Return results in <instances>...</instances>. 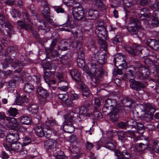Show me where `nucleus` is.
Wrapping results in <instances>:
<instances>
[{
  "label": "nucleus",
  "mask_w": 159,
  "mask_h": 159,
  "mask_svg": "<svg viewBox=\"0 0 159 159\" xmlns=\"http://www.w3.org/2000/svg\"><path fill=\"white\" fill-rule=\"evenodd\" d=\"M107 56L105 53L99 50L92 56L89 65L90 66V72L95 73L98 75L101 74L103 72L102 65L107 62Z\"/></svg>",
  "instance_id": "1"
},
{
  "label": "nucleus",
  "mask_w": 159,
  "mask_h": 159,
  "mask_svg": "<svg viewBox=\"0 0 159 159\" xmlns=\"http://www.w3.org/2000/svg\"><path fill=\"white\" fill-rule=\"evenodd\" d=\"M16 48L14 46L8 47L6 50L5 56L6 57L5 61L7 63L5 66H3L4 68L8 66V64L12 63V66L14 68H17L15 71L17 73L21 71L23 68V65L22 62H20L15 58L16 56Z\"/></svg>",
  "instance_id": "2"
},
{
  "label": "nucleus",
  "mask_w": 159,
  "mask_h": 159,
  "mask_svg": "<svg viewBox=\"0 0 159 159\" xmlns=\"http://www.w3.org/2000/svg\"><path fill=\"white\" fill-rule=\"evenodd\" d=\"M57 125V122L54 119L47 120L42 125L38 126L35 128V134L39 137L44 136L46 138H48L51 136V126Z\"/></svg>",
  "instance_id": "3"
},
{
  "label": "nucleus",
  "mask_w": 159,
  "mask_h": 159,
  "mask_svg": "<svg viewBox=\"0 0 159 159\" xmlns=\"http://www.w3.org/2000/svg\"><path fill=\"white\" fill-rule=\"evenodd\" d=\"M136 73L135 68L133 66L131 65L128 67L127 73L126 75V77L129 79V81L131 82L130 84V87L134 90L139 91L141 89L144 88L145 86L140 82L134 80Z\"/></svg>",
  "instance_id": "4"
},
{
  "label": "nucleus",
  "mask_w": 159,
  "mask_h": 159,
  "mask_svg": "<svg viewBox=\"0 0 159 159\" xmlns=\"http://www.w3.org/2000/svg\"><path fill=\"white\" fill-rule=\"evenodd\" d=\"M82 43L81 41H74L73 42L72 47L76 50L77 53V62L78 66L81 68L85 66L84 54L82 48Z\"/></svg>",
  "instance_id": "5"
},
{
  "label": "nucleus",
  "mask_w": 159,
  "mask_h": 159,
  "mask_svg": "<svg viewBox=\"0 0 159 159\" xmlns=\"http://www.w3.org/2000/svg\"><path fill=\"white\" fill-rule=\"evenodd\" d=\"M95 33L99 38L98 40L99 43L102 47L103 50L106 52L107 51V45L105 41L103 39H105L107 36L106 30L104 26L98 25L95 30Z\"/></svg>",
  "instance_id": "6"
},
{
  "label": "nucleus",
  "mask_w": 159,
  "mask_h": 159,
  "mask_svg": "<svg viewBox=\"0 0 159 159\" xmlns=\"http://www.w3.org/2000/svg\"><path fill=\"white\" fill-rule=\"evenodd\" d=\"M5 143H3V145L6 150L10 152L11 153L18 152L21 149V147L19 144L13 140H6Z\"/></svg>",
  "instance_id": "7"
},
{
  "label": "nucleus",
  "mask_w": 159,
  "mask_h": 159,
  "mask_svg": "<svg viewBox=\"0 0 159 159\" xmlns=\"http://www.w3.org/2000/svg\"><path fill=\"white\" fill-rule=\"evenodd\" d=\"M141 106L143 107L142 111L144 112V117L149 119L151 118L156 111L155 106L150 103L146 104L144 106L141 105Z\"/></svg>",
  "instance_id": "8"
},
{
  "label": "nucleus",
  "mask_w": 159,
  "mask_h": 159,
  "mask_svg": "<svg viewBox=\"0 0 159 159\" xmlns=\"http://www.w3.org/2000/svg\"><path fill=\"white\" fill-rule=\"evenodd\" d=\"M144 62L146 66H141L140 68L141 72L140 73V76H142L143 79H146L149 77L150 74L149 67L152 62V61L150 59L146 58L144 61Z\"/></svg>",
  "instance_id": "9"
},
{
  "label": "nucleus",
  "mask_w": 159,
  "mask_h": 159,
  "mask_svg": "<svg viewBox=\"0 0 159 159\" xmlns=\"http://www.w3.org/2000/svg\"><path fill=\"white\" fill-rule=\"evenodd\" d=\"M118 108V106L117 105L116 101L114 99L108 98L105 100L102 110L103 111L106 112V110H110L111 111L116 109Z\"/></svg>",
  "instance_id": "10"
},
{
  "label": "nucleus",
  "mask_w": 159,
  "mask_h": 159,
  "mask_svg": "<svg viewBox=\"0 0 159 159\" xmlns=\"http://www.w3.org/2000/svg\"><path fill=\"white\" fill-rule=\"evenodd\" d=\"M131 20L132 22L129 23L130 26L128 27V30L131 34H136L138 30L140 28V23L136 19L132 18Z\"/></svg>",
  "instance_id": "11"
},
{
  "label": "nucleus",
  "mask_w": 159,
  "mask_h": 159,
  "mask_svg": "<svg viewBox=\"0 0 159 159\" xmlns=\"http://www.w3.org/2000/svg\"><path fill=\"white\" fill-rule=\"evenodd\" d=\"M73 17L77 20H82L84 16V11L81 6L74 7L72 9Z\"/></svg>",
  "instance_id": "12"
},
{
  "label": "nucleus",
  "mask_w": 159,
  "mask_h": 159,
  "mask_svg": "<svg viewBox=\"0 0 159 159\" xmlns=\"http://www.w3.org/2000/svg\"><path fill=\"white\" fill-rule=\"evenodd\" d=\"M132 48L134 49V54L135 55L137 54L140 55L144 53L145 52H147L146 54L143 57L146 56L149 54V51L146 48L140 45L137 44L136 43L133 44Z\"/></svg>",
  "instance_id": "13"
},
{
  "label": "nucleus",
  "mask_w": 159,
  "mask_h": 159,
  "mask_svg": "<svg viewBox=\"0 0 159 159\" xmlns=\"http://www.w3.org/2000/svg\"><path fill=\"white\" fill-rule=\"evenodd\" d=\"M37 92L39 95V99L41 104H43L47 102V98L48 94L47 91L42 87H39L37 89Z\"/></svg>",
  "instance_id": "14"
},
{
  "label": "nucleus",
  "mask_w": 159,
  "mask_h": 159,
  "mask_svg": "<svg viewBox=\"0 0 159 159\" xmlns=\"http://www.w3.org/2000/svg\"><path fill=\"white\" fill-rule=\"evenodd\" d=\"M70 74L73 79L78 84L80 85L83 82L81 73L76 69H73L70 71Z\"/></svg>",
  "instance_id": "15"
},
{
  "label": "nucleus",
  "mask_w": 159,
  "mask_h": 159,
  "mask_svg": "<svg viewBox=\"0 0 159 159\" xmlns=\"http://www.w3.org/2000/svg\"><path fill=\"white\" fill-rule=\"evenodd\" d=\"M69 121H66L65 119V122L63 123V126L61 129L66 132L71 133L75 130V128L71 123Z\"/></svg>",
  "instance_id": "16"
},
{
  "label": "nucleus",
  "mask_w": 159,
  "mask_h": 159,
  "mask_svg": "<svg viewBox=\"0 0 159 159\" xmlns=\"http://www.w3.org/2000/svg\"><path fill=\"white\" fill-rule=\"evenodd\" d=\"M53 65V67L54 71H51L50 70H46L44 72V75L43 77L45 82L47 83L48 85L50 84V80L55 75V71L56 70V67L55 66L54 67L53 65L52 64L51 65Z\"/></svg>",
  "instance_id": "17"
},
{
  "label": "nucleus",
  "mask_w": 159,
  "mask_h": 159,
  "mask_svg": "<svg viewBox=\"0 0 159 159\" xmlns=\"http://www.w3.org/2000/svg\"><path fill=\"white\" fill-rule=\"evenodd\" d=\"M99 16V13L98 11L93 9L86 10V17L89 20H95Z\"/></svg>",
  "instance_id": "18"
},
{
  "label": "nucleus",
  "mask_w": 159,
  "mask_h": 159,
  "mask_svg": "<svg viewBox=\"0 0 159 159\" xmlns=\"http://www.w3.org/2000/svg\"><path fill=\"white\" fill-rule=\"evenodd\" d=\"M49 11L50 9L48 7L46 6L44 7L42 13L46 20L52 25H54L55 24L53 22V20L51 18V16L50 15Z\"/></svg>",
  "instance_id": "19"
},
{
  "label": "nucleus",
  "mask_w": 159,
  "mask_h": 159,
  "mask_svg": "<svg viewBox=\"0 0 159 159\" xmlns=\"http://www.w3.org/2000/svg\"><path fill=\"white\" fill-rule=\"evenodd\" d=\"M146 44L154 50H159V41L158 40L149 39L147 40Z\"/></svg>",
  "instance_id": "20"
},
{
  "label": "nucleus",
  "mask_w": 159,
  "mask_h": 159,
  "mask_svg": "<svg viewBox=\"0 0 159 159\" xmlns=\"http://www.w3.org/2000/svg\"><path fill=\"white\" fill-rule=\"evenodd\" d=\"M6 120L8 122L10 128L12 130L16 129V127L19 124L16 119L13 117L7 116Z\"/></svg>",
  "instance_id": "21"
},
{
  "label": "nucleus",
  "mask_w": 159,
  "mask_h": 159,
  "mask_svg": "<svg viewBox=\"0 0 159 159\" xmlns=\"http://www.w3.org/2000/svg\"><path fill=\"white\" fill-rule=\"evenodd\" d=\"M44 145L46 149L55 148L58 145L56 140H47L44 143Z\"/></svg>",
  "instance_id": "22"
},
{
  "label": "nucleus",
  "mask_w": 159,
  "mask_h": 159,
  "mask_svg": "<svg viewBox=\"0 0 159 159\" xmlns=\"http://www.w3.org/2000/svg\"><path fill=\"white\" fill-rule=\"evenodd\" d=\"M66 23L68 25L67 26H64V27L63 28V30L67 32L71 31L75 36L77 37L78 32L77 31L74 32V31L71 30L72 29L75 28V25H71V23L70 21V19H68V18Z\"/></svg>",
  "instance_id": "23"
},
{
  "label": "nucleus",
  "mask_w": 159,
  "mask_h": 159,
  "mask_svg": "<svg viewBox=\"0 0 159 159\" xmlns=\"http://www.w3.org/2000/svg\"><path fill=\"white\" fill-rule=\"evenodd\" d=\"M69 40H65L61 41L60 44L57 48V50L61 51H66L68 49V47L69 46Z\"/></svg>",
  "instance_id": "24"
},
{
  "label": "nucleus",
  "mask_w": 159,
  "mask_h": 159,
  "mask_svg": "<svg viewBox=\"0 0 159 159\" xmlns=\"http://www.w3.org/2000/svg\"><path fill=\"white\" fill-rule=\"evenodd\" d=\"M109 113L110 119L113 122H116L119 119L118 113L119 111V108L116 109L111 111Z\"/></svg>",
  "instance_id": "25"
},
{
  "label": "nucleus",
  "mask_w": 159,
  "mask_h": 159,
  "mask_svg": "<svg viewBox=\"0 0 159 159\" xmlns=\"http://www.w3.org/2000/svg\"><path fill=\"white\" fill-rule=\"evenodd\" d=\"M78 88L82 91L83 96L87 98L89 96V89L83 82L80 85H78Z\"/></svg>",
  "instance_id": "26"
},
{
  "label": "nucleus",
  "mask_w": 159,
  "mask_h": 159,
  "mask_svg": "<svg viewBox=\"0 0 159 159\" xmlns=\"http://www.w3.org/2000/svg\"><path fill=\"white\" fill-rule=\"evenodd\" d=\"M159 13L157 12L156 13L154 11L152 15L153 17L152 18H150L149 20V21L151 22V24L152 25L155 26L159 24Z\"/></svg>",
  "instance_id": "27"
},
{
  "label": "nucleus",
  "mask_w": 159,
  "mask_h": 159,
  "mask_svg": "<svg viewBox=\"0 0 159 159\" xmlns=\"http://www.w3.org/2000/svg\"><path fill=\"white\" fill-rule=\"evenodd\" d=\"M149 150L152 154H153L154 152L159 153V142L156 140L154 141L152 147L149 148Z\"/></svg>",
  "instance_id": "28"
},
{
  "label": "nucleus",
  "mask_w": 159,
  "mask_h": 159,
  "mask_svg": "<svg viewBox=\"0 0 159 159\" xmlns=\"http://www.w3.org/2000/svg\"><path fill=\"white\" fill-rule=\"evenodd\" d=\"M17 23L19 26L25 30L28 31L31 30L32 31V26L30 24L25 23L23 22L22 20H18L17 22Z\"/></svg>",
  "instance_id": "29"
},
{
  "label": "nucleus",
  "mask_w": 159,
  "mask_h": 159,
  "mask_svg": "<svg viewBox=\"0 0 159 159\" xmlns=\"http://www.w3.org/2000/svg\"><path fill=\"white\" fill-rule=\"evenodd\" d=\"M19 119L20 123L23 124L29 125L32 122L30 118L26 116H22Z\"/></svg>",
  "instance_id": "30"
},
{
  "label": "nucleus",
  "mask_w": 159,
  "mask_h": 159,
  "mask_svg": "<svg viewBox=\"0 0 159 159\" xmlns=\"http://www.w3.org/2000/svg\"><path fill=\"white\" fill-rule=\"evenodd\" d=\"M79 114L77 113L70 111L68 113L67 116L66 118V121L72 122L75 119L78 118Z\"/></svg>",
  "instance_id": "31"
},
{
  "label": "nucleus",
  "mask_w": 159,
  "mask_h": 159,
  "mask_svg": "<svg viewBox=\"0 0 159 159\" xmlns=\"http://www.w3.org/2000/svg\"><path fill=\"white\" fill-rule=\"evenodd\" d=\"M24 102H29V99L25 96L23 97L18 96L16 99L15 102L16 104L17 105H21Z\"/></svg>",
  "instance_id": "32"
},
{
  "label": "nucleus",
  "mask_w": 159,
  "mask_h": 159,
  "mask_svg": "<svg viewBox=\"0 0 159 159\" xmlns=\"http://www.w3.org/2000/svg\"><path fill=\"white\" fill-rule=\"evenodd\" d=\"M79 110L80 114L85 116H89L90 112L88 108L83 105L80 107Z\"/></svg>",
  "instance_id": "33"
},
{
  "label": "nucleus",
  "mask_w": 159,
  "mask_h": 159,
  "mask_svg": "<svg viewBox=\"0 0 159 159\" xmlns=\"http://www.w3.org/2000/svg\"><path fill=\"white\" fill-rule=\"evenodd\" d=\"M57 41L58 39L57 38L53 39L51 43L50 47L45 48L46 52L48 53L49 52H51V50H53L55 46H56Z\"/></svg>",
  "instance_id": "34"
},
{
  "label": "nucleus",
  "mask_w": 159,
  "mask_h": 159,
  "mask_svg": "<svg viewBox=\"0 0 159 159\" xmlns=\"http://www.w3.org/2000/svg\"><path fill=\"white\" fill-rule=\"evenodd\" d=\"M126 60V57H124L122 54L120 53H118L116 54L115 57L114 59V62L115 65L116 66V64L117 63V61H119V62H121L124 61H125Z\"/></svg>",
  "instance_id": "35"
},
{
  "label": "nucleus",
  "mask_w": 159,
  "mask_h": 159,
  "mask_svg": "<svg viewBox=\"0 0 159 159\" xmlns=\"http://www.w3.org/2000/svg\"><path fill=\"white\" fill-rule=\"evenodd\" d=\"M34 89V86L30 83H26L24 85V90L25 92L31 93Z\"/></svg>",
  "instance_id": "36"
},
{
  "label": "nucleus",
  "mask_w": 159,
  "mask_h": 159,
  "mask_svg": "<svg viewBox=\"0 0 159 159\" xmlns=\"http://www.w3.org/2000/svg\"><path fill=\"white\" fill-rule=\"evenodd\" d=\"M59 89L62 91H66L68 89V84L66 81L58 84Z\"/></svg>",
  "instance_id": "37"
},
{
  "label": "nucleus",
  "mask_w": 159,
  "mask_h": 159,
  "mask_svg": "<svg viewBox=\"0 0 159 159\" xmlns=\"http://www.w3.org/2000/svg\"><path fill=\"white\" fill-rule=\"evenodd\" d=\"M38 106L35 104H30L28 107L29 111L32 113L36 114L38 111Z\"/></svg>",
  "instance_id": "38"
},
{
  "label": "nucleus",
  "mask_w": 159,
  "mask_h": 159,
  "mask_svg": "<svg viewBox=\"0 0 159 159\" xmlns=\"http://www.w3.org/2000/svg\"><path fill=\"white\" fill-rule=\"evenodd\" d=\"M59 99L62 101H66L69 99V96L68 93H59L58 95Z\"/></svg>",
  "instance_id": "39"
},
{
  "label": "nucleus",
  "mask_w": 159,
  "mask_h": 159,
  "mask_svg": "<svg viewBox=\"0 0 159 159\" xmlns=\"http://www.w3.org/2000/svg\"><path fill=\"white\" fill-rule=\"evenodd\" d=\"M119 62V61H117V63L116 64L118 65L120 69L123 70L127 68V62L125 61V60L121 61V62Z\"/></svg>",
  "instance_id": "40"
},
{
  "label": "nucleus",
  "mask_w": 159,
  "mask_h": 159,
  "mask_svg": "<svg viewBox=\"0 0 159 159\" xmlns=\"http://www.w3.org/2000/svg\"><path fill=\"white\" fill-rule=\"evenodd\" d=\"M56 76L57 79L58 84H59V83H61L62 82L66 81L63 74L61 73H57Z\"/></svg>",
  "instance_id": "41"
},
{
  "label": "nucleus",
  "mask_w": 159,
  "mask_h": 159,
  "mask_svg": "<svg viewBox=\"0 0 159 159\" xmlns=\"http://www.w3.org/2000/svg\"><path fill=\"white\" fill-rule=\"evenodd\" d=\"M155 3L152 4L150 5L151 7L153 9V10H155L156 13L157 12L159 13V2H157L156 1V0H154Z\"/></svg>",
  "instance_id": "42"
},
{
  "label": "nucleus",
  "mask_w": 159,
  "mask_h": 159,
  "mask_svg": "<svg viewBox=\"0 0 159 159\" xmlns=\"http://www.w3.org/2000/svg\"><path fill=\"white\" fill-rule=\"evenodd\" d=\"M49 56H50L52 58L54 59L55 57H57L59 55V53L57 50L53 49L48 53H46Z\"/></svg>",
  "instance_id": "43"
},
{
  "label": "nucleus",
  "mask_w": 159,
  "mask_h": 159,
  "mask_svg": "<svg viewBox=\"0 0 159 159\" xmlns=\"http://www.w3.org/2000/svg\"><path fill=\"white\" fill-rule=\"evenodd\" d=\"M23 15L25 21L26 23H28L30 22V20L29 16L27 13V11L25 9H24L22 11Z\"/></svg>",
  "instance_id": "44"
},
{
  "label": "nucleus",
  "mask_w": 159,
  "mask_h": 159,
  "mask_svg": "<svg viewBox=\"0 0 159 159\" xmlns=\"http://www.w3.org/2000/svg\"><path fill=\"white\" fill-rule=\"evenodd\" d=\"M146 140V143H140L139 144V146L141 148L140 149V150H141V151L144 150L147 148L148 147L149 145V140Z\"/></svg>",
  "instance_id": "45"
},
{
  "label": "nucleus",
  "mask_w": 159,
  "mask_h": 159,
  "mask_svg": "<svg viewBox=\"0 0 159 159\" xmlns=\"http://www.w3.org/2000/svg\"><path fill=\"white\" fill-rule=\"evenodd\" d=\"M8 112L9 114V115L10 116H16L18 113V110L16 108H11L8 111Z\"/></svg>",
  "instance_id": "46"
},
{
  "label": "nucleus",
  "mask_w": 159,
  "mask_h": 159,
  "mask_svg": "<svg viewBox=\"0 0 159 159\" xmlns=\"http://www.w3.org/2000/svg\"><path fill=\"white\" fill-rule=\"evenodd\" d=\"M93 2L99 8H102L104 4L101 0H92Z\"/></svg>",
  "instance_id": "47"
},
{
  "label": "nucleus",
  "mask_w": 159,
  "mask_h": 159,
  "mask_svg": "<svg viewBox=\"0 0 159 159\" xmlns=\"http://www.w3.org/2000/svg\"><path fill=\"white\" fill-rule=\"evenodd\" d=\"M122 37L120 35H117L111 39L113 43L115 44H117L122 40Z\"/></svg>",
  "instance_id": "48"
},
{
  "label": "nucleus",
  "mask_w": 159,
  "mask_h": 159,
  "mask_svg": "<svg viewBox=\"0 0 159 159\" xmlns=\"http://www.w3.org/2000/svg\"><path fill=\"white\" fill-rule=\"evenodd\" d=\"M125 154L128 156L127 157H124V155L120 152L117 153L116 155L118 159H128L130 157V155L127 153H125Z\"/></svg>",
  "instance_id": "49"
},
{
  "label": "nucleus",
  "mask_w": 159,
  "mask_h": 159,
  "mask_svg": "<svg viewBox=\"0 0 159 159\" xmlns=\"http://www.w3.org/2000/svg\"><path fill=\"white\" fill-rule=\"evenodd\" d=\"M151 13H145L141 14L139 16L140 20H143L147 19V18H149L151 16Z\"/></svg>",
  "instance_id": "50"
},
{
  "label": "nucleus",
  "mask_w": 159,
  "mask_h": 159,
  "mask_svg": "<svg viewBox=\"0 0 159 159\" xmlns=\"http://www.w3.org/2000/svg\"><path fill=\"white\" fill-rule=\"evenodd\" d=\"M136 125H134L135 127L138 130H144V126L143 124L139 122H136Z\"/></svg>",
  "instance_id": "51"
},
{
  "label": "nucleus",
  "mask_w": 159,
  "mask_h": 159,
  "mask_svg": "<svg viewBox=\"0 0 159 159\" xmlns=\"http://www.w3.org/2000/svg\"><path fill=\"white\" fill-rule=\"evenodd\" d=\"M70 148L71 147H70V151L72 153L76 154L80 152V149L76 146H73L71 148Z\"/></svg>",
  "instance_id": "52"
},
{
  "label": "nucleus",
  "mask_w": 159,
  "mask_h": 159,
  "mask_svg": "<svg viewBox=\"0 0 159 159\" xmlns=\"http://www.w3.org/2000/svg\"><path fill=\"white\" fill-rule=\"evenodd\" d=\"M6 129L2 125H0V138H2L4 136V132Z\"/></svg>",
  "instance_id": "53"
},
{
  "label": "nucleus",
  "mask_w": 159,
  "mask_h": 159,
  "mask_svg": "<svg viewBox=\"0 0 159 159\" xmlns=\"http://www.w3.org/2000/svg\"><path fill=\"white\" fill-rule=\"evenodd\" d=\"M12 16L15 18L17 17H20L21 16V14L20 12L16 9H13L12 11Z\"/></svg>",
  "instance_id": "54"
},
{
  "label": "nucleus",
  "mask_w": 159,
  "mask_h": 159,
  "mask_svg": "<svg viewBox=\"0 0 159 159\" xmlns=\"http://www.w3.org/2000/svg\"><path fill=\"white\" fill-rule=\"evenodd\" d=\"M139 132L137 131L136 132L134 133L133 131H129L127 132V136H129V137L131 138H134V137L135 136V135L139 133Z\"/></svg>",
  "instance_id": "55"
},
{
  "label": "nucleus",
  "mask_w": 159,
  "mask_h": 159,
  "mask_svg": "<svg viewBox=\"0 0 159 159\" xmlns=\"http://www.w3.org/2000/svg\"><path fill=\"white\" fill-rule=\"evenodd\" d=\"M8 136H11L10 138L9 137V139L14 138V139H19V133L16 132V133H10L8 135Z\"/></svg>",
  "instance_id": "56"
},
{
  "label": "nucleus",
  "mask_w": 159,
  "mask_h": 159,
  "mask_svg": "<svg viewBox=\"0 0 159 159\" xmlns=\"http://www.w3.org/2000/svg\"><path fill=\"white\" fill-rule=\"evenodd\" d=\"M95 108L96 110H98L100 106V101L99 99L98 98H95Z\"/></svg>",
  "instance_id": "57"
},
{
  "label": "nucleus",
  "mask_w": 159,
  "mask_h": 159,
  "mask_svg": "<svg viewBox=\"0 0 159 159\" xmlns=\"http://www.w3.org/2000/svg\"><path fill=\"white\" fill-rule=\"evenodd\" d=\"M54 10L58 13H63L65 12L64 9L59 6H56L54 7Z\"/></svg>",
  "instance_id": "58"
},
{
  "label": "nucleus",
  "mask_w": 159,
  "mask_h": 159,
  "mask_svg": "<svg viewBox=\"0 0 159 159\" xmlns=\"http://www.w3.org/2000/svg\"><path fill=\"white\" fill-rule=\"evenodd\" d=\"M6 21V18L3 15L0 14V25L2 26L3 25Z\"/></svg>",
  "instance_id": "59"
},
{
  "label": "nucleus",
  "mask_w": 159,
  "mask_h": 159,
  "mask_svg": "<svg viewBox=\"0 0 159 159\" xmlns=\"http://www.w3.org/2000/svg\"><path fill=\"white\" fill-rule=\"evenodd\" d=\"M43 24L44 25V27L43 28V26L41 25H39L38 28L39 30H44L46 31H48L50 30V28L48 26L46 25V22H43Z\"/></svg>",
  "instance_id": "60"
},
{
  "label": "nucleus",
  "mask_w": 159,
  "mask_h": 159,
  "mask_svg": "<svg viewBox=\"0 0 159 159\" xmlns=\"http://www.w3.org/2000/svg\"><path fill=\"white\" fill-rule=\"evenodd\" d=\"M117 125L118 127L122 129H125L127 126V124L122 121L118 123Z\"/></svg>",
  "instance_id": "61"
},
{
  "label": "nucleus",
  "mask_w": 159,
  "mask_h": 159,
  "mask_svg": "<svg viewBox=\"0 0 159 159\" xmlns=\"http://www.w3.org/2000/svg\"><path fill=\"white\" fill-rule=\"evenodd\" d=\"M93 116L95 118H102V116L101 113L98 111H96L93 112Z\"/></svg>",
  "instance_id": "62"
},
{
  "label": "nucleus",
  "mask_w": 159,
  "mask_h": 159,
  "mask_svg": "<svg viewBox=\"0 0 159 159\" xmlns=\"http://www.w3.org/2000/svg\"><path fill=\"white\" fill-rule=\"evenodd\" d=\"M17 129L19 130L21 132H25L26 130V129L25 127L19 123L18 125H17V127L16 128V129Z\"/></svg>",
  "instance_id": "63"
},
{
  "label": "nucleus",
  "mask_w": 159,
  "mask_h": 159,
  "mask_svg": "<svg viewBox=\"0 0 159 159\" xmlns=\"http://www.w3.org/2000/svg\"><path fill=\"white\" fill-rule=\"evenodd\" d=\"M134 49L132 47L131 48L130 46H127L125 47V50L128 52L129 53L134 55Z\"/></svg>",
  "instance_id": "64"
}]
</instances>
